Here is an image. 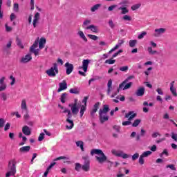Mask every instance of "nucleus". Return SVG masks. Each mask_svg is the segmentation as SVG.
<instances>
[{
    "label": "nucleus",
    "instance_id": "4d7b16f0",
    "mask_svg": "<svg viewBox=\"0 0 177 177\" xmlns=\"http://www.w3.org/2000/svg\"><path fill=\"white\" fill-rule=\"evenodd\" d=\"M138 158H139V154L138 153H136L131 157V160L133 161H135V160H138Z\"/></svg>",
    "mask_w": 177,
    "mask_h": 177
},
{
    "label": "nucleus",
    "instance_id": "aec40b11",
    "mask_svg": "<svg viewBox=\"0 0 177 177\" xmlns=\"http://www.w3.org/2000/svg\"><path fill=\"white\" fill-rule=\"evenodd\" d=\"M46 44V39L41 37L39 41V49H44L45 48Z\"/></svg>",
    "mask_w": 177,
    "mask_h": 177
},
{
    "label": "nucleus",
    "instance_id": "7ed1b4c3",
    "mask_svg": "<svg viewBox=\"0 0 177 177\" xmlns=\"http://www.w3.org/2000/svg\"><path fill=\"white\" fill-rule=\"evenodd\" d=\"M46 73L47 74V75H48V77H56V75L59 74V68L57 67V64L53 63V66L46 71Z\"/></svg>",
    "mask_w": 177,
    "mask_h": 177
},
{
    "label": "nucleus",
    "instance_id": "dca6fc26",
    "mask_svg": "<svg viewBox=\"0 0 177 177\" xmlns=\"http://www.w3.org/2000/svg\"><path fill=\"white\" fill-rule=\"evenodd\" d=\"M100 114V121L101 124H103V122H106V121L109 120V116H107V114L99 113Z\"/></svg>",
    "mask_w": 177,
    "mask_h": 177
},
{
    "label": "nucleus",
    "instance_id": "4468645a",
    "mask_svg": "<svg viewBox=\"0 0 177 177\" xmlns=\"http://www.w3.org/2000/svg\"><path fill=\"white\" fill-rule=\"evenodd\" d=\"M124 39H120L118 40V44L114 46L113 48H112L109 52V55L113 53V52H114V50H117V49H118V48H120L121 46V45H122V44H124Z\"/></svg>",
    "mask_w": 177,
    "mask_h": 177
},
{
    "label": "nucleus",
    "instance_id": "a19ab883",
    "mask_svg": "<svg viewBox=\"0 0 177 177\" xmlns=\"http://www.w3.org/2000/svg\"><path fill=\"white\" fill-rule=\"evenodd\" d=\"M91 23V20L89 19H86L84 23H83V25H82V27L83 28H85V30H86V26L89 25V24Z\"/></svg>",
    "mask_w": 177,
    "mask_h": 177
},
{
    "label": "nucleus",
    "instance_id": "f704fd0d",
    "mask_svg": "<svg viewBox=\"0 0 177 177\" xmlns=\"http://www.w3.org/2000/svg\"><path fill=\"white\" fill-rule=\"evenodd\" d=\"M66 99H67V93H64L62 94L61 98H60L62 103H66Z\"/></svg>",
    "mask_w": 177,
    "mask_h": 177
},
{
    "label": "nucleus",
    "instance_id": "c85d7f7f",
    "mask_svg": "<svg viewBox=\"0 0 177 177\" xmlns=\"http://www.w3.org/2000/svg\"><path fill=\"white\" fill-rule=\"evenodd\" d=\"M66 122H68V124H70V126H66L67 129H73L74 127V121L71 119H66Z\"/></svg>",
    "mask_w": 177,
    "mask_h": 177
},
{
    "label": "nucleus",
    "instance_id": "f8f14e48",
    "mask_svg": "<svg viewBox=\"0 0 177 177\" xmlns=\"http://www.w3.org/2000/svg\"><path fill=\"white\" fill-rule=\"evenodd\" d=\"M99 106H100V102H96L94 106L93 109L91 111V115L92 118H95V114H96V112L97 111V109H99Z\"/></svg>",
    "mask_w": 177,
    "mask_h": 177
},
{
    "label": "nucleus",
    "instance_id": "13d9d810",
    "mask_svg": "<svg viewBox=\"0 0 177 177\" xmlns=\"http://www.w3.org/2000/svg\"><path fill=\"white\" fill-rule=\"evenodd\" d=\"M147 35V32H142L141 34H140L138 37V39H142L145 38V36Z\"/></svg>",
    "mask_w": 177,
    "mask_h": 177
},
{
    "label": "nucleus",
    "instance_id": "cd10ccee",
    "mask_svg": "<svg viewBox=\"0 0 177 177\" xmlns=\"http://www.w3.org/2000/svg\"><path fill=\"white\" fill-rule=\"evenodd\" d=\"M109 110L110 109L109 108V105H104L103 109H100L99 113H102V114H107Z\"/></svg>",
    "mask_w": 177,
    "mask_h": 177
},
{
    "label": "nucleus",
    "instance_id": "6e6d98bb",
    "mask_svg": "<svg viewBox=\"0 0 177 177\" xmlns=\"http://www.w3.org/2000/svg\"><path fill=\"white\" fill-rule=\"evenodd\" d=\"M88 38L93 39V41H97V36L93 35H88Z\"/></svg>",
    "mask_w": 177,
    "mask_h": 177
},
{
    "label": "nucleus",
    "instance_id": "58836bf2",
    "mask_svg": "<svg viewBox=\"0 0 177 177\" xmlns=\"http://www.w3.org/2000/svg\"><path fill=\"white\" fill-rule=\"evenodd\" d=\"M147 50L149 55H156L157 53V50H153V47L151 46L148 47Z\"/></svg>",
    "mask_w": 177,
    "mask_h": 177
},
{
    "label": "nucleus",
    "instance_id": "0eeeda50",
    "mask_svg": "<svg viewBox=\"0 0 177 177\" xmlns=\"http://www.w3.org/2000/svg\"><path fill=\"white\" fill-rule=\"evenodd\" d=\"M12 50V39H10L8 43L3 46V52L9 55Z\"/></svg>",
    "mask_w": 177,
    "mask_h": 177
},
{
    "label": "nucleus",
    "instance_id": "603ef678",
    "mask_svg": "<svg viewBox=\"0 0 177 177\" xmlns=\"http://www.w3.org/2000/svg\"><path fill=\"white\" fill-rule=\"evenodd\" d=\"M151 151H147L142 153L141 156L145 158V157H149V156H151Z\"/></svg>",
    "mask_w": 177,
    "mask_h": 177
},
{
    "label": "nucleus",
    "instance_id": "9b49d317",
    "mask_svg": "<svg viewBox=\"0 0 177 177\" xmlns=\"http://www.w3.org/2000/svg\"><path fill=\"white\" fill-rule=\"evenodd\" d=\"M65 67L66 68L67 75H70V74L73 73V70H74V65H73L72 64H70L68 62H66L65 64Z\"/></svg>",
    "mask_w": 177,
    "mask_h": 177
},
{
    "label": "nucleus",
    "instance_id": "0e129e2a",
    "mask_svg": "<svg viewBox=\"0 0 177 177\" xmlns=\"http://www.w3.org/2000/svg\"><path fill=\"white\" fill-rule=\"evenodd\" d=\"M1 97L2 100H3L4 102H6V100L8 99L6 93H2L1 94Z\"/></svg>",
    "mask_w": 177,
    "mask_h": 177
},
{
    "label": "nucleus",
    "instance_id": "bb28decb",
    "mask_svg": "<svg viewBox=\"0 0 177 177\" xmlns=\"http://www.w3.org/2000/svg\"><path fill=\"white\" fill-rule=\"evenodd\" d=\"M86 30H91L93 32H97V26H95V25H90L86 28Z\"/></svg>",
    "mask_w": 177,
    "mask_h": 177
},
{
    "label": "nucleus",
    "instance_id": "393cba45",
    "mask_svg": "<svg viewBox=\"0 0 177 177\" xmlns=\"http://www.w3.org/2000/svg\"><path fill=\"white\" fill-rule=\"evenodd\" d=\"M30 150H31V147L30 146L22 147L19 149L20 153H28Z\"/></svg>",
    "mask_w": 177,
    "mask_h": 177
},
{
    "label": "nucleus",
    "instance_id": "c9c22d12",
    "mask_svg": "<svg viewBox=\"0 0 177 177\" xmlns=\"http://www.w3.org/2000/svg\"><path fill=\"white\" fill-rule=\"evenodd\" d=\"M132 86V82L126 83L124 86L122 87L123 91H127V89H129Z\"/></svg>",
    "mask_w": 177,
    "mask_h": 177
},
{
    "label": "nucleus",
    "instance_id": "864d4df0",
    "mask_svg": "<svg viewBox=\"0 0 177 177\" xmlns=\"http://www.w3.org/2000/svg\"><path fill=\"white\" fill-rule=\"evenodd\" d=\"M13 10H14V12H19V3H14Z\"/></svg>",
    "mask_w": 177,
    "mask_h": 177
},
{
    "label": "nucleus",
    "instance_id": "f3484780",
    "mask_svg": "<svg viewBox=\"0 0 177 177\" xmlns=\"http://www.w3.org/2000/svg\"><path fill=\"white\" fill-rule=\"evenodd\" d=\"M32 59V57H31V54H28L23 57L20 62L21 63H28L31 59Z\"/></svg>",
    "mask_w": 177,
    "mask_h": 177
},
{
    "label": "nucleus",
    "instance_id": "39448f33",
    "mask_svg": "<svg viewBox=\"0 0 177 177\" xmlns=\"http://www.w3.org/2000/svg\"><path fill=\"white\" fill-rule=\"evenodd\" d=\"M83 160H84V163L82 165V169L84 171V172H88L91 169V162L89 160V156L86 155L82 157Z\"/></svg>",
    "mask_w": 177,
    "mask_h": 177
},
{
    "label": "nucleus",
    "instance_id": "2f4dec72",
    "mask_svg": "<svg viewBox=\"0 0 177 177\" xmlns=\"http://www.w3.org/2000/svg\"><path fill=\"white\" fill-rule=\"evenodd\" d=\"M122 90V87L120 88V85L119 87L118 88L116 91H114L113 93H112V95H111V97H115V96H117V95H118V93H120V91Z\"/></svg>",
    "mask_w": 177,
    "mask_h": 177
},
{
    "label": "nucleus",
    "instance_id": "7c9ffc66",
    "mask_svg": "<svg viewBox=\"0 0 177 177\" xmlns=\"http://www.w3.org/2000/svg\"><path fill=\"white\" fill-rule=\"evenodd\" d=\"M77 35H79V37H80V38H82V39L84 40L85 42L88 41V39H86V37H85V34H84V32L80 30L77 32Z\"/></svg>",
    "mask_w": 177,
    "mask_h": 177
},
{
    "label": "nucleus",
    "instance_id": "6ab92c4d",
    "mask_svg": "<svg viewBox=\"0 0 177 177\" xmlns=\"http://www.w3.org/2000/svg\"><path fill=\"white\" fill-rule=\"evenodd\" d=\"M22 132L26 136H30V135H31V129H30V127H28V126H24L22 128Z\"/></svg>",
    "mask_w": 177,
    "mask_h": 177
},
{
    "label": "nucleus",
    "instance_id": "4c0bfd02",
    "mask_svg": "<svg viewBox=\"0 0 177 177\" xmlns=\"http://www.w3.org/2000/svg\"><path fill=\"white\" fill-rule=\"evenodd\" d=\"M39 41L38 39H36L33 44V45L31 46L30 49V50H33L35 49L36 48H38V44H39Z\"/></svg>",
    "mask_w": 177,
    "mask_h": 177
},
{
    "label": "nucleus",
    "instance_id": "2eb2a0df",
    "mask_svg": "<svg viewBox=\"0 0 177 177\" xmlns=\"http://www.w3.org/2000/svg\"><path fill=\"white\" fill-rule=\"evenodd\" d=\"M69 107H71V110L72 111V113L77 115L78 114V111H80V109H78V106L75 104H69Z\"/></svg>",
    "mask_w": 177,
    "mask_h": 177
},
{
    "label": "nucleus",
    "instance_id": "338daca9",
    "mask_svg": "<svg viewBox=\"0 0 177 177\" xmlns=\"http://www.w3.org/2000/svg\"><path fill=\"white\" fill-rule=\"evenodd\" d=\"M171 139L175 140V142H177V134L175 133H171Z\"/></svg>",
    "mask_w": 177,
    "mask_h": 177
},
{
    "label": "nucleus",
    "instance_id": "a211bd4d",
    "mask_svg": "<svg viewBox=\"0 0 177 177\" xmlns=\"http://www.w3.org/2000/svg\"><path fill=\"white\" fill-rule=\"evenodd\" d=\"M174 86H175V81H173L170 83V92H171V94L173 95V96H177L176 88H175Z\"/></svg>",
    "mask_w": 177,
    "mask_h": 177
},
{
    "label": "nucleus",
    "instance_id": "72a5a7b5",
    "mask_svg": "<svg viewBox=\"0 0 177 177\" xmlns=\"http://www.w3.org/2000/svg\"><path fill=\"white\" fill-rule=\"evenodd\" d=\"M122 20L124 21H132V17L128 15H125L122 17Z\"/></svg>",
    "mask_w": 177,
    "mask_h": 177
},
{
    "label": "nucleus",
    "instance_id": "09e8293b",
    "mask_svg": "<svg viewBox=\"0 0 177 177\" xmlns=\"http://www.w3.org/2000/svg\"><path fill=\"white\" fill-rule=\"evenodd\" d=\"M30 51L32 53H34V55L35 56H38V55H39V49H35L34 48L33 50H30Z\"/></svg>",
    "mask_w": 177,
    "mask_h": 177
},
{
    "label": "nucleus",
    "instance_id": "a878e982",
    "mask_svg": "<svg viewBox=\"0 0 177 177\" xmlns=\"http://www.w3.org/2000/svg\"><path fill=\"white\" fill-rule=\"evenodd\" d=\"M21 110L28 111L27 102L26 101V99L22 100L21 103Z\"/></svg>",
    "mask_w": 177,
    "mask_h": 177
},
{
    "label": "nucleus",
    "instance_id": "8fccbe9b",
    "mask_svg": "<svg viewBox=\"0 0 177 177\" xmlns=\"http://www.w3.org/2000/svg\"><path fill=\"white\" fill-rule=\"evenodd\" d=\"M138 162L140 165H143V164H145V157H143L142 155H140L139 158Z\"/></svg>",
    "mask_w": 177,
    "mask_h": 177
},
{
    "label": "nucleus",
    "instance_id": "423d86ee",
    "mask_svg": "<svg viewBox=\"0 0 177 177\" xmlns=\"http://www.w3.org/2000/svg\"><path fill=\"white\" fill-rule=\"evenodd\" d=\"M111 153L116 157H122V158H129V155L124 153L122 150L112 149Z\"/></svg>",
    "mask_w": 177,
    "mask_h": 177
},
{
    "label": "nucleus",
    "instance_id": "473e14b6",
    "mask_svg": "<svg viewBox=\"0 0 177 177\" xmlns=\"http://www.w3.org/2000/svg\"><path fill=\"white\" fill-rule=\"evenodd\" d=\"M76 146L77 147H80L82 151H84V142L82 141H77Z\"/></svg>",
    "mask_w": 177,
    "mask_h": 177
},
{
    "label": "nucleus",
    "instance_id": "4be33fe9",
    "mask_svg": "<svg viewBox=\"0 0 177 177\" xmlns=\"http://www.w3.org/2000/svg\"><path fill=\"white\" fill-rule=\"evenodd\" d=\"M133 78H135V76L133 75L129 76L124 82H122L120 84V88H124V86L125 85V84H127L129 81H131V80H133Z\"/></svg>",
    "mask_w": 177,
    "mask_h": 177
},
{
    "label": "nucleus",
    "instance_id": "c03bdc74",
    "mask_svg": "<svg viewBox=\"0 0 177 177\" xmlns=\"http://www.w3.org/2000/svg\"><path fill=\"white\" fill-rule=\"evenodd\" d=\"M142 6L141 3H137L131 6V10H136V9H139Z\"/></svg>",
    "mask_w": 177,
    "mask_h": 177
},
{
    "label": "nucleus",
    "instance_id": "774afa93",
    "mask_svg": "<svg viewBox=\"0 0 177 177\" xmlns=\"http://www.w3.org/2000/svg\"><path fill=\"white\" fill-rule=\"evenodd\" d=\"M128 66H122L120 68V71H128Z\"/></svg>",
    "mask_w": 177,
    "mask_h": 177
},
{
    "label": "nucleus",
    "instance_id": "f257e3e1",
    "mask_svg": "<svg viewBox=\"0 0 177 177\" xmlns=\"http://www.w3.org/2000/svg\"><path fill=\"white\" fill-rule=\"evenodd\" d=\"M91 156H94V154H96L95 159L99 162V164H103V162H105V161H107V156L103 153V151L101 149H92L91 151Z\"/></svg>",
    "mask_w": 177,
    "mask_h": 177
},
{
    "label": "nucleus",
    "instance_id": "3c124183",
    "mask_svg": "<svg viewBox=\"0 0 177 177\" xmlns=\"http://www.w3.org/2000/svg\"><path fill=\"white\" fill-rule=\"evenodd\" d=\"M45 138V133H41L39 136L38 140L39 142H42Z\"/></svg>",
    "mask_w": 177,
    "mask_h": 177
},
{
    "label": "nucleus",
    "instance_id": "ddd939ff",
    "mask_svg": "<svg viewBox=\"0 0 177 177\" xmlns=\"http://www.w3.org/2000/svg\"><path fill=\"white\" fill-rule=\"evenodd\" d=\"M59 88L57 89V92H62V91H66L67 89V82L66 80H63L62 82L59 84Z\"/></svg>",
    "mask_w": 177,
    "mask_h": 177
},
{
    "label": "nucleus",
    "instance_id": "412c9836",
    "mask_svg": "<svg viewBox=\"0 0 177 177\" xmlns=\"http://www.w3.org/2000/svg\"><path fill=\"white\" fill-rule=\"evenodd\" d=\"M112 85H113V80H111V79H110L107 83V95H108V96H110V95H111Z\"/></svg>",
    "mask_w": 177,
    "mask_h": 177
},
{
    "label": "nucleus",
    "instance_id": "9d476101",
    "mask_svg": "<svg viewBox=\"0 0 177 177\" xmlns=\"http://www.w3.org/2000/svg\"><path fill=\"white\" fill-rule=\"evenodd\" d=\"M162 34H165V28H160L155 29L153 37H155L156 38H158V37H161Z\"/></svg>",
    "mask_w": 177,
    "mask_h": 177
},
{
    "label": "nucleus",
    "instance_id": "37998d69",
    "mask_svg": "<svg viewBox=\"0 0 177 177\" xmlns=\"http://www.w3.org/2000/svg\"><path fill=\"white\" fill-rule=\"evenodd\" d=\"M7 88L6 83L0 84V92L5 91Z\"/></svg>",
    "mask_w": 177,
    "mask_h": 177
},
{
    "label": "nucleus",
    "instance_id": "79ce46f5",
    "mask_svg": "<svg viewBox=\"0 0 177 177\" xmlns=\"http://www.w3.org/2000/svg\"><path fill=\"white\" fill-rule=\"evenodd\" d=\"M137 42L138 41L136 40H130L129 41V46H130V48H135Z\"/></svg>",
    "mask_w": 177,
    "mask_h": 177
},
{
    "label": "nucleus",
    "instance_id": "69168bd1",
    "mask_svg": "<svg viewBox=\"0 0 177 177\" xmlns=\"http://www.w3.org/2000/svg\"><path fill=\"white\" fill-rule=\"evenodd\" d=\"M70 93H75V95H77V93H78V90L77 88H71L69 90Z\"/></svg>",
    "mask_w": 177,
    "mask_h": 177
},
{
    "label": "nucleus",
    "instance_id": "b1692460",
    "mask_svg": "<svg viewBox=\"0 0 177 177\" xmlns=\"http://www.w3.org/2000/svg\"><path fill=\"white\" fill-rule=\"evenodd\" d=\"M118 10H121V15H127L128 13H129V9H128V8L127 7H119L118 8Z\"/></svg>",
    "mask_w": 177,
    "mask_h": 177
},
{
    "label": "nucleus",
    "instance_id": "de8ad7c7",
    "mask_svg": "<svg viewBox=\"0 0 177 177\" xmlns=\"http://www.w3.org/2000/svg\"><path fill=\"white\" fill-rule=\"evenodd\" d=\"M140 119H137L132 124V127H138V125H139V124H140Z\"/></svg>",
    "mask_w": 177,
    "mask_h": 177
},
{
    "label": "nucleus",
    "instance_id": "5fc2aeb1",
    "mask_svg": "<svg viewBox=\"0 0 177 177\" xmlns=\"http://www.w3.org/2000/svg\"><path fill=\"white\" fill-rule=\"evenodd\" d=\"M164 154L167 156V157H168V150L167 149H165L164 150H163V151L161 153H160V157H162V156H164Z\"/></svg>",
    "mask_w": 177,
    "mask_h": 177
},
{
    "label": "nucleus",
    "instance_id": "a18cd8bd",
    "mask_svg": "<svg viewBox=\"0 0 177 177\" xmlns=\"http://www.w3.org/2000/svg\"><path fill=\"white\" fill-rule=\"evenodd\" d=\"M16 42H17V45L19 46V48H21V49L24 48V46H23V44H21V41H20V39L17 38Z\"/></svg>",
    "mask_w": 177,
    "mask_h": 177
},
{
    "label": "nucleus",
    "instance_id": "bf43d9fd",
    "mask_svg": "<svg viewBox=\"0 0 177 177\" xmlns=\"http://www.w3.org/2000/svg\"><path fill=\"white\" fill-rule=\"evenodd\" d=\"M105 63L108 64H114V63H115V59H106L105 61Z\"/></svg>",
    "mask_w": 177,
    "mask_h": 177
},
{
    "label": "nucleus",
    "instance_id": "c756f323",
    "mask_svg": "<svg viewBox=\"0 0 177 177\" xmlns=\"http://www.w3.org/2000/svg\"><path fill=\"white\" fill-rule=\"evenodd\" d=\"M101 7H102V4L100 3L95 4L93 7H91V11L93 12H96V10H99V8H100Z\"/></svg>",
    "mask_w": 177,
    "mask_h": 177
},
{
    "label": "nucleus",
    "instance_id": "ea45409f",
    "mask_svg": "<svg viewBox=\"0 0 177 177\" xmlns=\"http://www.w3.org/2000/svg\"><path fill=\"white\" fill-rule=\"evenodd\" d=\"M81 168H82V165H81L80 163H75V171H77V172H80V171L81 170Z\"/></svg>",
    "mask_w": 177,
    "mask_h": 177
},
{
    "label": "nucleus",
    "instance_id": "f03ea898",
    "mask_svg": "<svg viewBox=\"0 0 177 177\" xmlns=\"http://www.w3.org/2000/svg\"><path fill=\"white\" fill-rule=\"evenodd\" d=\"M16 174V160L12 159L8 163V171L6 173V176H15Z\"/></svg>",
    "mask_w": 177,
    "mask_h": 177
},
{
    "label": "nucleus",
    "instance_id": "1a4fd4ad",
    "mask_svg": "<svg viewBox=\"0 0 177 177\" xmlns=\"http://www.w3.org/2000/svg\"><path fill=\"white\" fill-rule=\"evenodd\" d=\"M41 19V14L39 12H36L35 14L34 18H33V28H37V26H38V24L39 23V20Z\"/></svg>",
    "mask_w": 177,
    "mask_h": 177
},
{
    "label": "nucleus",
    "instance_id": "5701e85b",
    "mask_svg": "<svg viewBox=\"0 0 177 177\" xmlns=\"http://www.w3.org/2000/svg\"><path fill=\"white\" fill-rule=\"evenodd\" d=\"M136 96H143L145 95V87H140L136 91Z\"/></svg>",
    "mask_w": 177,
    "mask_h": 177
},
{
    "label": "nucleus",
    "instance_id": "052dcab7",
    "mask_svg": "<svg viewBox=\"0 0 177 177\" xmlns=\"http://www.w3.org/2000/svg\"><path fill=\"white\" fill-rule=\"evenodd\" d=\"M109 26L111 28H114V27H115V24H114V22L111 19L109 21Z\"/></svg>",
    "mask_w": 177,
    "mask_h": 177
},
{
    "label": "nucleus",
    "instance_id": "e2e57ef3",
    "mask_svg": "<svg viewBox=\"0 0 177 177\" xmlns=\"http://www.w3.org/2000/svg\"><path fill=\"white\" fill-rule=\"evenodd\" d=\"M12 30H13V28L8 26V24H6V31L7 32H10V31H12Z\"/></svg>",
    "mask_w": 177,
    "mask_h": 177
},
{
    "label": "nucleus",
    "instance_id": "20e7f679",
    "mask_svg": "<svg viewBox=\"0 0 177 177\" xmlns=\"http://www.w3.org/2000/svg\"><path fill=\"white\" fill-rule=\"evenodd\" d=\"M137 114L133 111H129L125 114L124 118H128V121L123 122L122 124L124 127H127L128 125H131L132 120L136 117Z\"/></svg>",
    "mask_w": 177,
    "mask_h": 177
},
{
    "label": "nucleus",
    "instance_id": "49530a36",
    "mask_svg": "<svg viewBox=\"0 0 177 177\" xmlns=\"http://www.w3.org/2000/svg\"><path fill=\"white\" fill-rule=\"evenodd\" d=\"M59 160H70V158L67 156H59L55 159L54 161H59Z\"/></svg>",
    "mask_w": 177,
    "mask_h": 177
},
{
    "label": "nucleus",
    "instance_id": "680f3d73",
    "mask_svg": "<svg viewBox=\"0 0 177 177\" xmlns=\"http://www.w3.org/2000/svg\"><path fill=\"white\" fill-rule=\"evenodd\" d=\"M117 6H118V5H112L111 6H109L108 8L109 12H112V10H114V9H115V8H117Z\"/></svg>",
    "mask_w": 177,
    "mask_h": 177
},
{
    "label": "nucleus",
    "instance_id": "e433bc0d",
    "mask_svg": "<svg viewBox=\"0 0 177 177\" xmlns=\"http://www.w3.org/2000/svg\"><path fill=\"white\" fill-rule=\"evenodd\" d=\"M86 111V105H82L80 109V117H82L84 115V113Z\"/></svg>",
    "mask_w": 177,
    "mask_h": 177
},
{
    "label": "nucleus",
    "instance_id": "6e6552de",
    "mask_svg": "<svg viewBox=\"0 0 177 177\" xmlns=\"http://www.w3.org/2000/svg\"><path fill=\"white\" fill-rule=\"evenodd\" d=\"M89 63H91V60L83 59L82 66L79 67V70H83L84 73H86V71H88V66H89Z\"/></svg>",
    "mask_w": 177,
    "mask_h": 177
}]
</instances>
